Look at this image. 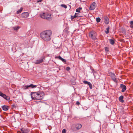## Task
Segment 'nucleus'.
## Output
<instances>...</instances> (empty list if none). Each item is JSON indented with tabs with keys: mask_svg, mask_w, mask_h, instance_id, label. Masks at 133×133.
I'll return each instance as SVG.
<instances>
[{
	"mask_svg": "<svg viewBox=\"0 0 133 133\" xmlns=\"http://www.w3.org/2000/svg\"><path fill=\"white\" fill-rule=\"evenodd\" d=\"M0 133H1L0 132Z\"/></svg>",
	"mask_w": 133,
	"mask_h": 133,
	"instance_id": "obj_37",
	"label": "nucleus"
},
{
	"mask_svg": "<svg viewBox=\"0 0 133 133\" xmlns=\"http://www.w3.org/2000/svg\"><path fill=\"white\" fill-rule=\"evenodd\" d=\"M0 96L2 97H3V96H5V94H3V93H2L0 91Z\"/></svg>",
	"mask_w": 133,
	"mask_h": 133,
	"instance_id": "obj_27",
	"label": "nucleus"
},
{
	"mask_svg": "<svg viewBox=\"0 0 133 133\" xmlns=\"http://www.w3.org/2000/svg\"><path fill=\"white\" fill-rule=\"evenodd\" d=\"M43 57H42L41 59L35 61V63L36 64H40L43 61Z\"/></svg>",
	"mask_w": 133,
	"mask_h": 133,
	"instance_id": "obj_9",
	"label": "nucleus"
},
{
	"mask_svg": "<svg viewBox=\"0 0 133 133\" xmlns=\"http://www.w3.org/2000/svg\"><path fill=\"white\" fill-rule=\"evenodd\" d=\"M76 104L77 105H79L80 104V103L78 101H77L76 102Z\"/></svg>",
	"mask_w": 133,
	"mask_h": 133,
	"instance_id": "obj_33",
	"label": "nucleus"
},
{
	"mask_svg": "<svg viewBox=\"0 0 133 133\" xmlns=\"http://www.w3.org/2000/svg\"><path fill=\"white\" fill-rule=\"evenodd\" d=\"M96 6V3L95 2H94L91 5L89 9L90 10H93L95 9Z\"/></svg>",
	"mask_w": 133,
	"mask_h": 133,
	"instance_id": "obj_8",
	"label": "nucleus"
},
{
	"mask_svg": "<svg viewBox=\"0 0 133 133\" xmlns=\"http://www.w3.org/2000/svg\"><path fill=\"white\" fill-rule=\"evenodd\" d=\"M104 22L106 24H108L109 23V19L108 17L105 16L104 17Z\"/></svg>",
	"mask_w": 133,
	"mask_h": 133,
	"instance_id": "obj_11",
	"label": "nucleus"
},
{
	"mask_svg": "<svg viewBox=\"0 0 133 133\" xmlns=\"http://www.w3.org/2000/svg\"><path fill=\"white\" fill-rule=\"evenodd\" d=\"M37 87V85H33L32 84H31L29 85H27L24 86L22 87V88L23 89H25L27 88H28V87H31L32 88H35Z\"/></svg>",
	"mask_w": 133,
	"mask_h": 133,
	"instance_id": "obj_4",
	"label": "nucleus"
},
{
	"mask_svg": "<svg viewBox=\"0 0 133 133\" xmlns=\"http://www.w3.org/2000/svg\"><path fill=\"white\" fill-rule=\"evenodd\" d=\"M96 34L95 31H91L89 34L90 37L93 39H95L96 38Z\"/></svg>",
	"mask_w": 133,
	"mask_h": 133,
	"instance_id": "obj_3",
	"label": "nucleus"
},
{
	"mask_svg": "<svg viewBox=\"0 0 133 133\" xmlns=\"http://www.w3.org/2000/svg\"><path fill=\"white\" fill-rule=\"evenodd\" d=\"M66 130L65 129H64L62 132V133H66Z\"/></svg>",
	"mask_w": 133,
	"mask_h": 133,
	"instance_id": "obj_30",
	"label": "nucleus"
},
{
	"mask_svg": "<svg viewBox=\"0 0 133 133\" xmlns=\"http://www.w3.org/2000/svg\"><path fill=\"white\" fill-rule=\"evenodd\" d=\"M19 28V27L18 26H17L13 28V29L15 30H17Z\"/></svg>",
	"mask_w": 133,
	"mask_h": 133,
	"instance_id": "obj_24",
	"label": "nucleus"
},
{
	"mask_svg": "<svg viewBox=\"0 0 133 133\" xmlns=\"http://www.w3.org/2000/svg\"><path fill=\"white\" fill-rule=\"evenodd\" d=\"M5 96H3V98H5V99H6V100H8V101L10 99V98L9 97L6 96L5 94Z\"/></svg>",
	"mask_w": 133,
	"mask_h": 133,
	"instance_id": "obj_20",
	"label": "nucleus"
},
{
	"mask_svg": "<svg viewBox=\"0 0 133 133\" xmlns=\"http://www.w3.org/2000/svg\"><path fill=\"white\" fill-rule=\"evenodd\" d=\"M82 125L79 124H77L76 125L75 127L77 130L80 129L82 127Z\"/></svg>",
	"mask_w": 133,
	"mask_h": 133,
	"instance_id": "obj_14",
	"label": "nucleus"
},
{
	"mask_svg": "<svg viewBox=\"0 0 133 133\" xmlns=\"http://www.w3.org/2000/svg\"><path fill=\"white\" fill-rule=\"evenodd\" d=\"M109 40L110 43L112 45L114 44L115 43V42L114 40L111 39H109Z\"/></svg>",
	"mask_w": 133,
	"mask_h": 133,
	"instance_id": "obj_19",
	"label": "nucleus"
},
{
	"mask_svg": "<svg viewBox=\"0 0 133 133\" xmlns=\"http://www.w3.org/2000/svg\"><path fill=\"white\" fill-rule=\"evenodd\" d=\"M21 130L22 132V133H28L30 131L29 129H25L24 130L22 129H21Z\"/></svg>",
	"mask_w": 133,
	"mask_h": 133,
	"instance_id": "obj_15",
	"label": "nucleus"
},
{
	"mask_svg": "<svg viewBox=\"0 0 133 133\" xmlns=\"http://www.w3.org/2000/svg\"><path fill=\"white\" fill-rule=\"evenodd\" d=\"M123 96H120L119 98V101L122 103H123L124 102V100H123Z\"/></svg>",
	"mask_w": 133,
	"mask_h": 133,
	"instance_id": "obj_16",
	"label": "nucleus"
},
{
	"mask_svg": "<svg viewBox=\"0 0 133 133\" xmlns=\"http://www.w3.org/2000/svg\"><path fill=\"white\" fill-rule=\"evenodd\" d=\"M94 76H95V75L94 74Z\"/></svg>",
	"mask_w": 133,
	"mask_h": 133,
	"instance_id": "obj_36",
	"label": "nucleus"
},
{
	"mask_svg": "<svg viewBox=\"0 0 133 133\" xmlns=\"http://www.w3.org/2000/svg\"><path fill=\"white\" fill-rule=\"evenodd\" d=\"M9 107L7 105H4L2 106V108L4 111H7Z\"/></svg>",
	"mask_w": 133,
	"mask_h": 133,
	"instance_id": "obj_12",
	"label": "nucleus"
},
{
	"mask_svg": "<svg viewBox=\"0 0 133 133\" xmlns=\"http://www.w3.org/2000/svg\"><path fill=\"white\" fill-rule=\"evenodd\" d=\"M61 6L64 8H67V6L66 5L64 4H62L61 5Z\"/></svg>",
	"mask_w": 133,
	"mask_h": 133,
	"instance_id": "obj_28",
	"label": "nucleus"
},
{
	"mask_svg": "<svg viewBox=\"0 0 133 133\" xmlns=\"http://www.w3.org/2000/svg\"><path fill=\"white\" fill-rule=\"evenodd\" d=\"M108 49H107V48H105V50H107Z\"/></svg>",
	"mask_w": 133,
	"mask_h": 133,
	"instance_id": "obj_35",
	"label": "nucleus"
},
{
	"mask_svg": "<svg viewBox=\"0 0 133 133\" xmlns=\"http://www.w3.org/2000/svg\"><path fill=\"white\" fill-rule=\"evenodd\" d=\"M111 78L112 80L115 82H116L117 81V78L114 74H112L111 75Z\"/></svg>",
	"mask_w": 133,
	"mask_h": 133,
	"instance_id": "obj_5",
	"label": "nucleus"
},
{
	"mask_svg": "<svg viewBox=\"0 0 133 133\" xmlns=\"http://www.w3.org/2000/svg\"><path fill=\"white\" fill-rule=\"evenodd\" d=\"M109 29L110 28L109 26L106 29V31H105V32L107 34H108L109 33Z\"/></svg>",
	"mask_w": 133,
	"mask_h": 133,
	"instance_id": "obj_22",
	"label": "nucleus"
},
{
	"mask_svg": "<svg viewBox=\"0 0 133 133\" xmlns=\"http://www.w3.org/2000/svg\"><path fill=\"white\" fill-rule=\"evenodd\" d=\"M83 83L85 84H87L89 85L90 88L92 89V84L91 83L86 81H84L83 82Z\"/></svg>",
	"mask_w": 133,
	"mask_h": 133,
	"instance_id": "obj_7",
	"label": "nucleus"
},
{
	"mask_svg": "<svg viewBox=\"0 0 133 133\" xmlns=\"http://www.w3.org/2000/svg\"><path fill=\"white\" fill-rule=\"evenodd\" d=\"M52 32L50 30H47L42 32L40 34L41 38L46 41L50 40L51 38Z\"/></svg>",
	"mask_w": 133,
	"mask_h": 133,
	"instance_id": "obj_1",
	"label": "nucleus"
},
{
	"mask_svg": "<svg viewBox=\"0 0 133 133\" xmlns=\"http://www.w3.org/2000/svg\"><path fill=\"white\" fill-rule=\"evenodd\" d=\"M96 20L97 23H98L100 21L101 19L99 17H97L96 18Z\"/></svg>",
	"mask_w": 133,
	"mask_h": 133,
	"instance_id": "obj_25",
	"label": "nucleus"
},
{
	"mask_svg": "<svg viewBox=\"0 0 133 133\" xmlns=\"http://www.w3.org/2000/svg\"><path fill=\"white\" fill-rule=\"evenodd\" d=\"M46 13H43L40 15V16L42 18L45 19Z\"/></svg>",
	"mask_w": 133,
	"mask_h": 133,
	"instance_id": "obj_17",
	"label": "nucleus"
},
{
	"mask_svg": "<svg viewBox=\"0 0 133 133\" xmlns=\"http://www.w3.org/2000/svg\"><path fill=\"white\" fill-rule=\"evenodd\" d=\"M76 17L74 15V16H71V18L72 19H74Z\"/></svg>",
	"mask_w": 133,
	"mask_h": 133,
	"instance_id": "obj_31",
	"label": "nucleus"
},
{
	"mask_svg": "<svg viewBox=\"0 0 133 133\" xmlns=\"http://www.w3.org/2000/svg\"><path fill=\"white\" fill-rule=\"evenodd\" d=\"M75 16L76 17H79L80 16L79 15V14L77 13H75Z\"/></svg>",
	"mask_w": 133,
	"mask_h": 133,
	"instance_id": "obj_29",
	"label": "nucleus"
},
{
	"mask_svg": "<svg viewBox=\"0 0 133 133\" xmlns=\"http://www.w3.org/2000/svg\"><path fill=\"white\" fill-rule=\"evenodd\" d=\"M70 69V68L69 67H67L66 68V70L67 71H69Z\"/></svg>",
	"mask_w": 133,
	"mask_h": 133,
	"instance_id": "obj_32",
	"label": "nucleus"
},
{
	"mask_svg": "<svg viewBox=\"0 0 133 133\" xmlns=\"http://www.w3.org/2000/svg\"><path fill=\"white\" fill-rule=\"evenodd\" d=\"M120 87L122 89V92H124L126 89V86L123 84H121L120 85Z\"/></svg>",
	"mask_w": 133,
	"mask_h": 133,
	"instance_id": "obj_10",
	"label": "nucleus"
},
{
	"mask_svg": "<svg viewBox=\"0 0 133 133\" xmlns=\"http://www.w3.org/2000/svg\"><path fill=\"white\" fill-rule=\"evenodd\" d=\"M82 9L81 7H79L76 10V11L77 12H80V10Z\"/></svg>",
	"mask_w": 133,
	"mask_h": 133,
	"instance_id": "obj_21",
	"label": "nucleus"
},
{
	"mask_svg": "<svg viewBox=\"0 0 133 133\" xmlns=\"http://www.w3.org/2000/svg\"><path fill=\"white\" fill-rule=\"evenodd\" d=\"M42 1V0H39L37 1V2L38 3L39 2H41Z\"/></svg>",
	"mask_w": 133,
	"mask_h": 133,
	"instance_id": "obj_34",
	"label": "nucleus"
},
{
	"mask_svg": "<svg viewBox=\"0 0 133 133\" xmlns=\"http://www.w3.org/2000/svg\"><path fill=\"white\" fill-rule=\"evenodd\" d=\"M22 10H23V8H21L20 10H18L17 11V14H19L21 13V12L22 11Z\"/></svg>",
	"mask_w": 133,
	"mask_h": 133,
	"instance_id": "obj_23",
	"label": "nucleus"
},
{
	"mask_svg": "<svg viewBox=\"0 0 133 133\" xmlns=\"http://www.w3.org/2000/svg\"><path fill=\"white\" fill-rule=\"evenodd\" d=\"M21 16L23 18H26L28 17L29 14L28 12H25L22 13Z\"/></svg>",
	"mask_w": 133,
	"mask_h": 133,
	"instance_id": "obj_6",
	"label": "nucleus"
},
{
	"mask_svg": "<svg viewBox=\"0 0 133 133\" xmlns=\"http://www.w3.org/2000/svg\"><path fill=\"white\" fill-rule=\"evenodd\" d=\"M31 95L32 99L39 100L42 99L44 95L43 92H31Z\"/></svg>",
	"mask_w": 133,
	"mask_h": 133,
	"instance_id": "obj_2",
	"label": "nucleus"
},
{
	"mask_svg": "<svg viewBox=\"0 0 133 133\" xmlns=\"http://www.w3.org/2000/svg\"><path fill=\"white\" fill-rule=\"evenodd\" d=\"M45 17V19L49 20L51 19V15L46 13Z\"/></svg>",
	"mask_w": 133,
	"mask_h": 133,
	"instance_id": "obj_13",
	"label": "nucleus"
},
{
	"mask_svg": "<svg viewBox=\"0 0 133 133\" xmlns=\"http://www.w3.org/2000/svg\"><path fill=\"white\" fill-rule=\"evenodd\" d=\"M58 58H59V59L61 60L63 62H66V60L65 59L62 58L60 56H59L58 57Z\"/></svg>",
	"mask_w": 133,
	"mask_h": 133,
	"instance_id": "obj_18",
	"label": "nucleus"
},
{
	"mask_svg": "<svg viewBox=\"0 0 133 133\" xmlns=\"http://www.w3.org/2000/svg\"><path fill=\"white\" fill-rule=\"evenodd\" d=\"M130 27L131 28H133V21H131L130 22Z\"/></svg>",
	"mask_w": 133,
	"mask_h": 133,
	"instance_id": "obj_26",
	"label": "nucleus"
}]
</instances>
